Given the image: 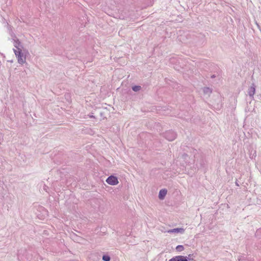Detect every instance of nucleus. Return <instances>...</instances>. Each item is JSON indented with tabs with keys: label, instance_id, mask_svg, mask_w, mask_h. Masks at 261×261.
<instances>
[{
	"label": "nucleus",
	"instance_id": "f257e3e1",
	"mask_svg": "<svg viewBox=\"0 0 261 261\" xmlns=\"http://www.w3.org/2000/svg\"><path fill=\"white\" fill-rule=\"evenodd\" d=\"M13 51L17 59L18 63L23 64L25 62V57L22 53V50H17L16 49H13Z\"/></svg>",
	"mask_w": 261,
	"mask_h": 261
},
{
	"label": "nucleus",
	"instance_id": "f03ea898",
	"mask_svg": "<svg viewBox=\"0 0 261 261\" xmlns=\"http://www.w3.org/2000/svg\"><path fill=\"white\" fill-rule=\"evenodd\" d=\"M164 137L168 141H172L176 138V135L173 131H168L165 133Z\"/></svg>",
	"mask_w": 261,
	"mask_h": 261
},
{
	"label": "nucleus",
	"instance_id": "7ed1b4c3",
	"mask_svg": "<svg viewBox=\"0 0 261 261\" xmlns=\"http://www.w3.org/2000/svg\"><path fill=\"white\" fill-rule=\"evenodd\" d=\"M106 182L111 185H116L118 184L119 181L117 178L114 176H109L106 180Z\"/></svg>",
	"mask_w": 261,
	"mask_h": 261
},
{
	"label": "nucleus",
	"instance_id": "20e7f679",
	"mask_svg": "<svg viewBox=\"0 0 261 261\" xmlns=\"http://www.w3.org/2000/svg\"><path fill=\"white\" fill-rule=\"evenodd\" d=\"M13 45L15 47L14 49H16L17 50H22V46L18 39H14Z\"/></svg>",
	"mask_w": 261,
	"mask_h": 261
},
{
	"label": "nucleus",
	"instance_id": "39448f33",
	"mask_svg": "<svg viewBox=\"0 0 261 261\" xmlns=\"http://www.w3.org/2000/svg\"><path fill=\"white\" fill-rule=\"evenodd\" d=\"M168 233H179L183 234L185 232V229L182 228H176L169 229L167 231Z\"/></svg>",
	"mask_w": 261,
	"mask_h": 261
},
{
	"label": "nucleus",
	"instance_id": "423d86ee",
	"mask_svg": "<svg viewBox=\"0 0 261 261\" xmlns=\"http://www.w3.org/2000/svg\"><path fill=\"white\" fill-rule=\"evenodd\" d=\"M169 261H188V259L185 256H177L170 259Z\"/></svg>",
	"mask_w": 261,
	"mask_h": 261
},
{
	"label": "nucleus",
	"instance_id": "0eeeda50",
	"mask_svg": "<svg viewBox=\"0 0 261 261\" xmlns=\"http://www.w3.org/2000/svg\"><path fill=\"white\" fill-rule=\"evenodd\" d=\"M255 92V87L254 85L253 84L250 88L248 89V93L250 97H252Z\"/></svg>",
	"mask_w": 261,
	"mask_h": 261
},
{
	"label": "nucleus",
	"instance_id": "6e6552de",
	"mask_svg": "<svg viewBox=\"0 0 261 261\" xmlns=\"http://www.w3.org/2000/svg\"><path fill=\"white\" fill-rule=\"evenodd\" d=\"M167 191L165 189L160 190L159 194V198L160 199H163L167 194Z\"/></svg>",
	"mask_w": 261,
	"mask_h": 261
},
{
	"label": "nucleus",
	"instance_id": "1a4fd4ad",
	"mask_svg": "<svg viewBox=\"0 0 261 261\" xmlns=\"http://www.w3.org/2000/svg\"><path fill=\"white\" fill-rule=\"evenodd\" d=\"M203 92L204 94L207 95V96H210L212 92V90L208 87H204L203 89Z\"/></svg>",
	"mask_w": 261,
	"mask_h": 261
},
{
	"label": "nucleus",
	"instance_id": "9d476101",
	"mask_svg": "<svg viewBox=\"0 0 261 261\" xmlns=\"http://www.w3.org/2000/svg\"><path fill=\"white\" fill-rule=\"evenodd\" d=\"M141 88V86H135L132 87L133 90L135 92L139 91Z\"/></svg>",
	"mask_w": 261,
	"mask_h": 261
},
{
	"label": "nucleus",
	"instance_id": "9b49d317",
	"mask_svg": "<svg viewBox=\"0 0 261 261\" xmlns=\"http://www.w3.org/2000/svg\"><path fill=\"white\" fill-rule=\"evenodd\" d=\"M184 247L182 245H178L176 247V249L177 251H181L184 250Z\"/></svg>",
	"mask_w": 261,
	"mask_h": 261
},
{
	"label": "nucleus",
	"instance_id": "f8f14e48",
	"mask_svg": "<svg viewBox=\"0 0 261 261\" xmlns=\"http://www.w3.org/2000/svg\"><path fill=\"white\" fill-rule=\"evenodd\" d=\"M102 259L104 261H110V257L108 255H103L102 256Z\"/></svg>",
	"mask_w": 261,
	"mask_h": 261
},
{
	"label": "nucleus",
	"instance_id": "ddd939ff",
	"mask_svg": "<svg viewBox=\"0 0 261 261\" xmlns=\"http://www.w3.org/2000/svg\"><path fill=\"white\" fill-rule=\"evenodd\" d=\"M183 157H184V159H186L188 157V155H187V154H184L183 155Z\"/></svg>",
	"mask_w": 261,
	"mask_h": 261
},
{
	"label": "nucleus",
	"instance_id": "4468645a",
	"mask_svg": "<svg viewBox=\"0 0 261 261\" xmlns=\"http://www.w3.org/2000/svg\"><path fill=\"white\" fill-rule=\"evenodd\" d=\"M89 117L90 118H94V116L93 115H90Z\"/></svg>",
	"mask_w": 261,
	"mask_h": 261
}]
</instances>
